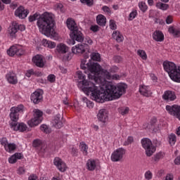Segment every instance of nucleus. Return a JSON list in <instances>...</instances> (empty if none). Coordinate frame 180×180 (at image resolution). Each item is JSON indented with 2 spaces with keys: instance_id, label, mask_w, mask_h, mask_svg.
Masks as SVG:
<instances>
[{
  "instance_id": "obj_1",
  "label": "nucleus",
  "mask_w": 180,
  "mask_h": 180,
  "mask_svg": "<svg viewBox=\"0 0 180 180\" xmlns=\"http://www.w3.org/2000/svg\"><path fill=\"white\" fill-rule=\"evenodd\" d=\"M127 85L120 83L114 85L112 83H108L105 86L103 92L98 89V86L92 84V86L83 88V92L86 95H91L92 99L98 103H103L105 101L119 99L123 94H126Z\"/></svg>"
},
{
  "instance_id": "obj_2",
  "label": "nucleus",
  "mask_w": 180,
  "mask_h": 180,
  "mask_svg": "<svg viewBox=\"0 0 180 180\" xmlns=\"http://www.w3.org/2000/svg\"><path fill=\"white\" fill-rule=\"evenodd\" d=\"M29 22H34L37 20V25L39 29V32L46 36L51 37L54 40L58 39V34L54 31V20L50 13L45 12L40 15L39 13H35L34 15H30L29 18Z\"/></svg>"
},
{
  "instance_id": "obj_3",
  "label": "nucleus",
  "mask_w": 180,
  "mask_h": 180,
  "mask_svg": "<svg viewBox=\"0 0 180 180\" xmlns=\"http://www.w3.org/2000/svg\"><path fill=\"white\" fill-rule=\"evenodd\" d=\"M23 109H25V106L20 104L17 107H12L11 108L10 112V118L11 122H9L10 127L14 131H26V129H27V126L23 123H18V120H19V113L23 112Z\"/></svg>"
},
{
  "instance_id": "obj_4",
  "label": "nucleus",
  "mask_w": 180,
  "mask_h": 180,
  "mask_svg": "<svg viewBox=\"0 0 180 180\" xmlns=\"http://www.w3.org/2000/svg\"><path fill=\"white\" fill-rule=\"evenodd\" d=\"M67 26L71 31L70 37L72 39L69 40V44H75V41L82 43V41H84V34L81 31H79V30H78V27H77L75 21L71 19H68Z\"/></svg>"
},
{
  "instance_id": "obj_5",
  "label": "nucleus",
  "mask_w": 180,
  "mask_h": 180,
  "mask_svg": "<svg viewBox=\"0 0 180 180\" xmlns=\"http://www.w3.org/2000/svg\"><path fill=\"white\" fill-rule=\"evenodd\" d=\"M163 68L165 71L168 73L172 81L174 82H180V68H176V65L172 62H163Z\"/></svg>"
},
{
  "instance_id": "obj_6",
  "label": "nucleus",
  "mask_w": 180,
  "mask_h": 180,
  "mask_svg": "<svg viewBox=\"0 0 180 180\" xmlns=\"http://www.w3.org/2000/svg\"><path fill=\"white\" fill-rule=\"evenodd\" d=\"M85 67L86 70H88L90 72L88 74L89 79H91V81H94L96 84H101V79L96 77V74L101 72V70H102L101 65L98 63H91V60H89V61L86 63Z\"/></svg>"
},
{
  "instance_id": "obj_7",
  "label": "nucleus",
  "mask_w": 180,
  "mask_h": 180,
  "mask_svg": "<svg viewBox=\"0 0 180 180\" xmlns=\"http://www.w3.org/2000/svg\"><path fill=\"white\" fill-rule=\"evenodd\" d=\"M142 147L146 150L147 157H151L155 153V147L153 146L151 140L149 139H143L141 140Z\"/></svg>"
},
{
  "instance_id": "obj_8",
  "label": "nucleus",
  "mask_w": 180,
  "mask_h": 180,
  "mask_svg": "<svg viewBox=\"0 0 180 180\" xmlns=\"http://www.w3.org/2000/svg\"><path fill=\"white\" fill-rule=\"evenodd\" d=\"M34 117L27 122L30 127H34V126L40 124L43 120V112L40 110H34Z\"/></svg>"
},
{
  "instance_id": "obj_9",
  "label": "nucleus",
  "mask_w": 180,
  "mask_h": 180,
  "mask_svg": "<svg viewBox=\"0 0 180 180\" xmlns=\"http://www.w3.org/2000/svg\"><path fill=\"white\" fill-rule=\"evenodd\" d=\"M26 27L23 25H19L16 22H13L12 26L10 27L8 30V33L11 37H16V33H18V30H20V32H23L25 30Z\"/></svg>"
},
{
  "instance_id": "obj_10",
  "label": "nucleus",
  "mask_w": 180,
  "mask_h": 180,
  "mask_svg": "<svg viewBox=\"0 0 180 180\" xmlns=\"http://www.w3.org/2000/svg\"><path fill=\"white\" fill-rule=\"evenodd\" d=\"M77 78L79 79H81L82 81L79 82L78 85L80 86L81 84L84 86V87L82 89V91H84V88H89L91 86H93L92 85H95V83L94 82H88L86 79H85L86 76L85 75L82 74V72L77 71Z\"/></svg>"
},
{
  "instance_id": "obj_11",
  "label": "nucleus",
  "mask_w": 180,
  "mask_h": 180,
  "mask_svg": "<svg viewBox=\"0 0 180 180\" xmlns=\"http://www.w3.org/2000/svg\"><path fill=\"white\" fill-rule=\"evenodd\" d=\"M126 154V149L123 148H119L115 150L111 155V160L113 162H117L123 159V156Z\"/></svg>"
},
{
  "instance_id": "obj_12",
  "label": "nucleus",
  "mask_w": 180,
  "mask_h": 180,
  "mask_svg": "<svg viewBox=\"0 0 180 180\" xmlns=\"http://www.w3.org/2000/svg\"><path fill=\"white\" fill-rule=\"evenodd\" d=\"M29 13L28 9H25L23 6H20L15 10V16L19 18V19H25V18H27Z\"/></svg>"
},
{
  "instance_id": "obj_13",
  "label": "nucleus",
  "mask_w": 180,
  "mask_h": 180,
  "mask_svg": "<svg viewBox=\"0 0 180 180\" xmlns=\"http://www.w3.org/2000/svg\"><path fill=\"white\" fill-rule=\"evenodd\" d=\"M31 101L35 104L40 103L43 101V91H35L31 95Z\"/></svg>"
},
{
  "instance_id": "obj_14",
  "label": "nucleus",
  "mask_w": 180,
  "mask_h": 180,
  "mask_svg": "<svg viewBox=\"0 0 180 180\" xmlns=\"http://www.w3.org/2000/svg\"><path fill=\"white\" fill-rule=\"evenodd\" d=\"M86 49H88V44H79L72 48V52L73 54H83V53H85Z\"/></svg>"
},
{
  "instance_id": "obj_15",
  "label": "nucleus",
  "mask_w": 180,
  "mask_h": 180,
  "mask_svg": "<svg viewBox=\"0 0 180 180\" xmlns=\"http://www.w3.org/2000/svg\"><path fill=\"white\" fill-rule=\"evenodd\" d=\"M53 164L57 167L58 169H59L60 172H65L67 169V165H65L60 158H55L53 160Z\"/></svg>"
},
{
  "instance_id": "obj_16",
  "label": "nucleus",
  "mask_w": 180,
  "mask_h": 180,
  "mask_svg": "<svg viewBox=\"0 0 180 180\" xmlns=\"http://www.w3.org/2000/svg\"><path fill=\"white\" fill-rule=\"evenodd\" d=\"M52 123L56 129H61L63 127V114H57Z\"/></svg>"
},
{
  "instance_id": "obj_17",
  "label": "nucleus",
  "mask_w": 180,
  "mask_h": 180,
  "mask_svg": "<svg viewBox=\"0 0 180 180\" xmlns=\"http://www.w3.org/2000/svg\"><path fill=\"white\" fill-rule=\"evenodd\" d=\"M32 61L34 64L39 68H43V67H44V60H43V56L41 55H37L34 56Z\"/></svg>"
},
{
  "instance_id": "obj_18",
  "label": "nucleus",
  "mask_w": 180,
  "mask_h": 180,
  "mask_svg": "<svg viewBox=\"0 0 180 180\" xmlns=\"http://www.w3.org/2000/svg\"><path fill=\"white\" fill-rule=\"evenodd\" d=\"M98 119L100 122H102V123H106L108 122V112H106L105 109H101L98 111Z\"/></svg>"
},
{
  "instance_id": "obj_19",
  "label": "nucleus",
  "mask_w": 180,
  "mask_h": 180,
  "mask_svg": "<svg viewBox=\"0 0 180 180\" xmlns=\"http://www.w3.org/2000/svg\"><path fill=\"white\" fill-rule=\"evenodd\" d=\"M165 101H175L176 99V96H175V92L172 91H166L162 96Z\"/></svg>"
},
{
  "instance_id": "obj_20",
  "label": "nucleus",
  "mask_w": 180,
  "mask_h": 180,
  "mask_svg": "<svg viewBox=\"0 0 180 180\" xmlns=\"http://www.w3.org/2000/svg\"><path fill=\"white\" fill-rule=\"evenodd\" d=\"M139 92L141 95L143 96H151V91H150V87L146 85H141L139 86Z\"/></svg>"
},
{
  "instance_id": "obj_21",
  "label": "nucleus",
  "mask_w": 180,
  "mask_h": 180,
  "mask_svg": "<svg viewBox=\"0 0 180 180\" xmlns=\"http://www.w3.org/2000/svg\"><path fill=\"white\" fill-rule=\"evenodd\" d=\"M56 50L60 56H64L66 53H68V47L64 44H60L57 46Z\"/></svg>"
},
{
  "instance_id": "obj_22",
  "label": "nucleus",
  "mask_w": 180,
  "mask_h": 180,
  "mask_svg": "<svg viewBox=\"0 0 180 180\" xmlns=\"http://www.w3.org/2000/svg\"><path fill=\"white\" fill-rule=\"evenodd\" d=\"M6 78L9 84H12L13 85H15V84H18V78L16 77V75H15V74L8 73L6 75Z\"/></svg>"
},
{
  "instance_id": "obj_23",
  "label": "nucleus",
  "mask_w": 180,
  "mask_h": 180,
  "mask_svg": "<svg viewBox=\"0 0 180 180\" xmlns=\"http://www.w3.org/2000/svg\"><path fill=\"white\" fill-rule=\"evenodd\" d=\"M153 37L155 41H164V34L161 31H155L153 34Z\"/></svg>"
},
{
  "instance_id": "obj_24",
  "label": "nucleus",
  "mask_w": 180,
  "mask_h": 180,
  "mask_svg": "<svg viewBox=\"0 0 180 180\" xmlns=\"http://www.w3.org/2000/svg\"><path fill=\"white\" fill-rule=\"evenodd\" d=\"M96 22L99 26H102V27L105 26L106 17H105V15H103L102 14H100V15H97V17H96Z\"/></svg>"
},
{
  "instance_id": "obj_25",
  "label": "nucleus",
  "mask_w": 180,
  "mask_h": 180,
  "mask_svg": "<svg viewBox=\"0 0 180 180\" xmlns=\"http://www.w3.org/2000/svg\"><path fill=\"white\" fill-rule=\"evenodd\" d=\"M86 165L89 171H94L96 168V162L95 160H89Z\"/></svg>"
},
{
  "instance_id": "obj_26",
  "label": "nucleus",
  "mask_w": 180,
  "mask_h": 180,
  "mask_svg": "<svg viewBox=\"0 0 180 180\" xmlns=\"http://www.w3.org/2000/svg\"><path fill=\"white\" fill-rule=\"evenodd\" d=\"M42 44L44 47H48L49 49H54L56 47V44L54 42L47 39H43Z\"/></svg>"
},
{
  "instance_id": "obj_27",
  "label": "nucleus",
  "mask_w": 180,
  "mask_h": 180,
  "mask_svg": "<svg viewBox=\"0 0 180 180\" xmlns=\"http://www.w3.org/2000/svg\"><path fill=\"white\" fill-rule=\"evenodd\" d=\"M112 37L115 39V40L118 43H121V41H123V35L120 34V32L115 31L112 33Z\"/></svg>"
},
{
  "instance_id": "obj_28",
  "label": "nucleus",
  "mask_w": 180,
  "mask_h": 180,
  "mask_svg": "<svg viewBox=\"0 0 180 180\" xmlns=\"http://www.w3.org/2000/svg\"><path fill=\"white\" fill-rule=\"evenodd\" d=\"M16 51H18V47L13 46L7 50V54L10 56V57H13V56H16Z\"/></svg>"
},
{
  "instance_id": "obj_29",
  "label": "nucleus",
  "mask_w": 180,
  "mask_h": 180,
  "mask_svg": "<svg viewBox=\"0 0 180 180\" xmlns=\"http://www.w3.org/2000/svg\"><path fill=\"white\" fill-rule=\"evenodd\" d=\"M168 32L171 34H173V36H174V37H179V36H180V31L174 28V27H169Z\"/></svg>"
},
{
  "instance_id": "obj_30",
  "label": "nucleus",
  "mask_w": 180,
  "mask_h": 180,
  "mask_svg": "<svg viewBox=\"0 0 180 180\" xmlns=\"http://www.w3.org/2000/svg\"><path fill=\"white\" fill-rule=\"evenodd\" d=\"M89 58V53H85L84 59L82 60L80 67L82 70H86V59Z\"/></svg>"
},
{
  "instance_id": "obj_31",
  "label": "nucleus",
  "mask_w": 180,
  "mask_h": 180,
  "mask_svg": "<svg viewBox=\"0 0 180 180\" xmlns=\"http://www.w3.org/2000/svg\"><path fill=\"white\" fill-rule=\"evenodd\" d=\"M91 60L94 61H101V54L99 53L93 52L90 55Z\"/></svg>"
},
{
  "instance_id": "obj_32",
  "label": "nucleus",
  "mask_w": 180,
  "mask_h": 180,
  "mask_svg": "<svg viewBox=\"0 0 180 180\" xmlns=\"http://www.w3.org/2000/svg\"><path fill=\"white\" fill-rule=\"evenodd\" d=\"M156 6L158 8V9H161L162 11H167V9L169 8V5L162 2L157 3Z\"/></svg>"
},
{
  "instance_id": "obj_33",
  "label": "nucleus",
  "mask_w": 180,
  "mask_h": 180,
  "mask_svg": "<svg viewBox=\"0 0 180 180\" xmlns=\"http://www.w3.org/2000/svg\"><path fill=\"white\" fill-rule=\"evenodd\" d=\"M15 149H16V145H15V143H8L7 146L5 148V150L8 153H11V151H13V150H15Z\"/></svg>"
},
{
  "instance_id": "obj_34",
  "label": "nucleus",
  "mask_w": 180,
  "mask_h": 180,
  "mask_svg": "<svg viewBox=\"0 0 180 180\" xmlns=\"http://www.w3.org/2000/svg\"><path fill=\"white\" fill-rule=\"evenodd\" d=\"M80 148L81 151H82L84 155L88 154V146H86L85 143H80Z\"/></svg>"
},
{
  "instance_id": "obj_35",
  "label": "nucleus",
  "mask_w": 180,
  "mask_h": 180,
  "mask_svg": "<svg viewBox=\"0 0 180 180\" xmlns=\"http://www.w3.org/2000/svg\"><path fill=\"white\" fill-rule=\"evenodd\" d=\"M138 56H140L142 60H147V53L143 50L139 49L137 51Z\"/></svg>"
},
{
  "instance_id": "obj_36",
  "label": "nucleus",
  "mask_w": 180,
  "mask_h": 180,
  "mask_svg": "<svg viewBox=\"0 0 180 180\" xmlns=\"http://www.w3.org/2000/svg\"><path fill=\"white\" fill-rule=\"evenodd\" d=\"M119 113H120V115H122V116H124V115H127V113H129V108L122 107L119 108Z\"/></svg>"
},
{
  "instance_id": "obj_37",
  "label": "nucleus",
  "mask_w": 180,
  "mask_h": 180,
  "mask_svg": "<svg viewBox=\"0 0 180 180\" xmlns=\"http://www.w3.org/2000/svg\"><path fill=\"white\" fill-rule=\"evenodd\" d=\"M63 61H70L71 58H72V56H71V53H66L60 56Z\"/></svg>"
},
{
  "instance_id": "obj_38",
  "label": "nucleus",
  "mask_w": 180,
  "mask_h": 180,
  "mask_svg": "<svg viewBox=\"0 0 180 180\" xmlns=\"http://www.w3.org/2000/svg\"><path fill=\"white\" fill-rule=\"evenodd\" d=\"M139 9L142 11V12H146V11H147V4H146V3L141 1L139 2Z\"/></svg>"
},
{
  "instance_id": "obj_39",
  "label": "nucleus",
  "mask_w": 180,
  "mask_h": 180,
  "mask_svg": "<svg viewBox=\"0 0 180 180\" xmlns=\"http://www.w3.org/2000/svg\"><path fill=\"white\" fill-rule=\"evenodd\" d=\"M80 2L89 7L94 6V0H80Z\"/></svg>"
},
{
  "instance_id": "obj_40",
  "label": "nucleus",
  "mask_w": 180,
  "mask_h": 180,
  "mask_svg": "<svg viewBox=\"0 0 180 180\" xmlns=\"http://www.w3.org/2000/svg\"><path fill=\"white\" fill-rule=\"evenodd\" d=\"M169 143L170 144H175L176 141V136H175L174 134H171L169 135Z\"/></svg>"
},
{
  "instance_id": "obj_41",
  "label": "nucleus",
  "mask_w": 180,
  "mask_h": 180,
  "mask_svg": "<svg viewBox=\"0 0 180 180\" xmlns=\"http://www.w3.org/2000/svg\"><path fill=\"white\" fill-rule=\"evenodd\" d=\"M40 129L41 131H44V133H46V134L50 133V129H49V127H47L46 124L41 125Z\"/></svg>"
},
{
  "instance_id": "obj_42",
  "label": "nucleus",
  "mask_w": 180,
  "mask_h": 180,
  "mask_svg": "<svg viewBox=\"0 0 180 180\" xmlns=\"http://www.w3.org/2000/svg\"><path fill=\"white\" fill-rule=\"evenodd\" d=\"M32 146L35 148H37V147H40V146H41V141L40 139L34 140Z\"/></svg>"
},
{
  "instance_id": "obj_43",
  "label": "nucleus",
  "mask_w": 180,
  "mask_h": 180,
  "mask_svg": "<svg viewBox=\"0 0 180 180\" xmlns=\"http://www.w3.org/2000/svg\"><path fill=\"white\" fill-rule=\"evenodd\" d=\"M134 141V139L133 136H129L127 139V141H124V146H129V144H131Z\"/></svg>"
},
{
  "instance_id": "obj_44",
  "label": "nucleus",
  "mask_w": 180,
  "mask_h": 180,
  "mask_svg": "<svg viewBox=\"0 0 180 180\" xmlns=\"http://www.w3.org/2000/svg\"><path fill=\"white\" fill-rule=\"evenodd\" d=\"M161 158H162V153H158L154 155L153 160H154L155 161H160Z\"/></svg>"
},
{
  "instance_id": "obj_45",
  "label": "nucleus",
  "mask_w": 180,
  "mask_h": 180,
  "mask_svg": "<svg viewBox=\"0 0 180 180\" xmlns=\"http://www.w3.org/2000/svg\"><path fill=\"white\" fill-rule=\"evenodd\" d=\"M116 22L113 20H110V28L112 29V30H116Z\"/></svg>"
},
{
  "instance_id": "obj_46",
  "label": "nucleus",
  "mask_w": 180,
  "mask_h": 180,
  "mask_svg": "<svg viewBox=\"0 0 180 180\" xmlns=\"http://www.w3.org/2000/svg\"><path fill=\"white\" fill-rule=\"evenodd\" d=\"M145 178H146V179H147V180L152 179V178H153V173H151V172H150V170L147 171V172L145 173Z\"/></svg>"
},
{
  "instance_id": "obj_47",
  "label": "nucleus",
  "mask_w": 180,
  "mask_h": 180,
  "mask_svg": "<svg viewBox=\"0 0 180 180\" xmlns=\"http://www.w3.org/2000/svg\"><path fill=\"white\" fill-rule=\"evenodd\" d=\"M47 79L49 82H56V76L54 75H49L47 77Z\"/></svg>"
},
{
  "instance_id": "obj_48",
  "label": "nucleus",
  "mask_w": 180,
  "mask_h": 180,
  "mask_svg": "<svg viewBox=\"0 0 180 180\" xmlns=\"http://www.w3.org/2000/svg\"><path fill=\"white\" fill-rule=\"evenodd\" d=\"M136 16H137V11L135 10V11H133L131 13H130L129 20H133V19H134Z\"/></svg>"
},
{
  "instance_id": "obj_49",
  "label": "nucleus",
  "mask_w": 180,
  "mask_h": 180,
  "mask_svg": "<svg viewBox=\"0 0 180 180\" xmlns=\"http://www.w3.org/2000/svg\"><path fill=\"white\" fill-rule=\"evenodd\" d=\"M90 30H91V32H94V33H96V32H99V26L91 25L90 27Z\"/></svg>"
},
{
  "instance_id": "obj_50",
  "label": "nucleus",
  "mask_w": 180,
  "mask_h": 180,
  "mask_svg": "<svg viewBox=\"0 0 180 180\" xmlns=\"http://www.w3.org/2000/svg\"><path fill=\"white\" fill-rule=\"evenodd\" d=\"M16 161H18V160H16V156H15V155H13L8 159V162H10V164H15V162H16Z\"/></svg>"
},
{
  "instance_id": "obj_51",
  "label": "nucleus",
  "mask_w": 180,
  "mask_h": 180,
  "mask_svg": "<svg viewBox=\"0 0 180 180\" xmlns=\"http://www.w3.org/2000/svg\"><path fill=\"white\" fill-rule=\"evenodd\" d=\"M1 146H4V147L5 148H6V147L8 146V140L6 139V138H3L1 140Z\"/></svg>"
},
{
  "instance_id": "obj_52",
  "label": "nucleus",
  "mask_w": 180,
  "mask_h": 180,
  "mask_svg": "<svg viewBox=\"0 0 180 180\" xmlns=\"http://www.w3.org/2000/svg\"><path fill=\"white\" fill-rule=\"evenodd\" d=\"M23 54H25V52L23 51V50L22 49H18L17 48V51L15 52V56H23Z\"/></svg>"
},
{
  "instance_id": "obj_53",
  "label": "nucleus",
  "mask_w": 180,
  "mask_h": 180,
  "mask_svg": "<svg viewBox=\"0 0 180 180\" xmlns=\"http://www.w3.org/2000/svg\"><path fill=\"white\" fill-rule=\"evenodd\" d=\"M155 23H158L159 25H165V22L160 18H154Z\"/></svg>"
},
{
  "instance_id": "obj_54",
  "label": "nucleus",
  "mask_w": 180,
  "mask_h": 180,
  "mask_svg": "<svg viewBox=\"0 0 180 180\" xmlns=\"http://www.w3.org/2000/svg\"><path fill=\"white\" fill-rule=\"evenodd\" d=\"M152 133H160V127L156 126L155 127H151Z\"/></svg>"
},
{
  "instance_id": "obj_55",
  "label": "nucleus",
  "mask_w": 180,
  "mask_h": 180,
  "mask_svg": "<svg viewBox=\"0 0 180 180\" xmlns=\"http://www.w3.org/2000/svg\"><path fill=\"white\" fill-rule=\"evenodd\" d=\"M113 60L115 63H120L122 61V57L120 56H115L113 57Z\"/></svg>"
},
{
  "instance_id": "obj_56",
  "label": "nucleus",
  "mask_w": 180,
  "mask_h": 180,
  "mask_svg": "<svg viewBox=\"0 0 180 180\" xmlns=\"http://www.w3.org/2000/svg\"><path fill=\"white\" fill-rule=\"evenodd\" d=\"M14 155L15 156L16 160H22L23 158V155L22 153H16L14 154Z\"/></svg>"
},
{
  "instance_id": "obj_57",
  "label": "nucleus",
  "mask_w": 180,
  "mask_h": 180,
  "mask_svg": "<svg viewBox=\"0 0 180 180\" xmlns=\"http://www.w3.org/2000/svg\"><path fill=\"white\" fill-rule=\"evenodd\" d=\"M72 154L74 157H77L78 155V150L75 148H72Z\"/></svg>"
},
{
  "instance_id": "obj_58",
  "label": "nucleus",
  "mask_w": 180,
  "mask_h": 180,
  "mask_svg": "<svg viewBox=\"0 0 180 180\" xmlns=\"http://www.w3.org/2000/svg\"><path fill=\"white\" fill-rule=\"evenodd\" d=\"M103 12H105V13H110V8H109V7L104 6L102 8Z\"/></svg>"
},
{
  "instance_id": "obj_59",
  "label": "nucleus",
  "mask_w": 180,
  "mask_h": 180,
  "mask_svg": "<svg viewBox=\"0 0 180 180\" xmlns=\"http://www.w3.org/2000/svg\"><path fill=\"white\" fill-rule=\"evenodd\" d=\"M155 123H157V118H155V117L152 118L150 120L151 127H154V124H155Z\"/></svg>"
},
{
  "instance_id": "obj_60",
  "label": "nucleus",
  "mask_w": 180,
  "mask_h": 180,
  "mask_svg": "<svg viewBox=\"0 0 180 180\" xmlns=\"http://www.w3.org/2000/svg\"><path fill=\"white\" fill-rule=\"evenodd\" d=\"M28 180H37V176L36 174H31L28 177Z\"/></svg>"
},
{
  "instance_id": "obj_61",
  "label": "nucleus",
  "mask_w": 180,
  "mask_h": 180,
  "mask_svg": "<svg viewBox=\"0 0 180 180\" xmlns=\"http://www.w3.org/2000/svg\"><path fill=\"white\" fill-rule=\"evenodd\" d=\"M166 23H167V25H171V23H172V18L171 17L168 16L166 18Z\"/></svg>"
},
{
  "instance_id": "obj_62",
  "label": "nucleus",
  "mask_w": 180,
  "mask_h": 180,
  "mask_svg": "<svg viewBox=\"0 0 180 180\" xmlns=\"http://www.w3.org/2000/svg\"><path fill=\"white\" fill-rule=\"evenodd\" d=\"M84 41L85 43H88V44H92L93 43L92 39L89 37H86Z\"/></svg>"
},
{
  "instance_id": "obj_63",
  "label": "nucleus",
  "mask_w": 180,
  "mask_h": 180,
  "mask_svg": "<svg viewBox=\"0 0 180 180\" xmlns=\"http://www.w3.org/2000/svg\"><path fill=\"white\" fill-rule=\"evenodd\" d=\"M174 164H176V165H180V155L178 156V157L174 160Z\"/></svg>"
},
{
  "instance_id": "obj_64",
  "label": "nucleus",
  "mask_w": 180,
  "mask_h": 180,
  "mask_svg": "<svg viewBox=\"0 0 180 180\" xmlns=\"http://www.w3.org/2000/svg\"><path fill=\"white\" fill-rule=\"evenodd\" d=\"M87 108H89L90 109L91 108H94V103L92 101H88L87 104H86Z\"/></svg>"
}]
</instances>
